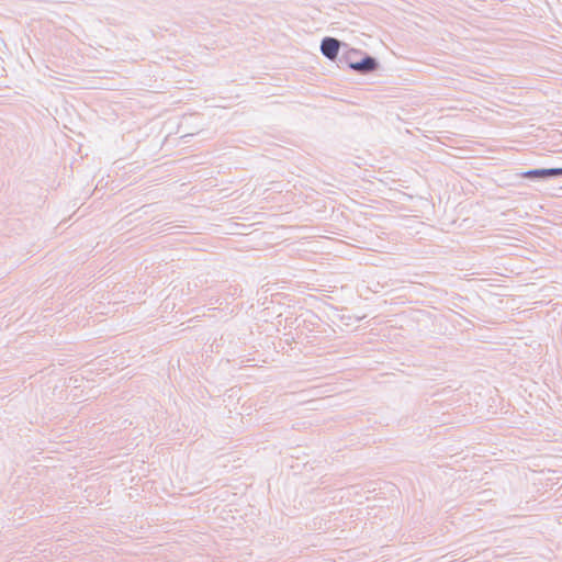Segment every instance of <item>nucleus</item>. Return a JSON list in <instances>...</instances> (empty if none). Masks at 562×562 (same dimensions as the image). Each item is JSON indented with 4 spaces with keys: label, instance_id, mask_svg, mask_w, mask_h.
Returning <instances> with one entry per match:
<instances>
[{
    "label": "nucleus",
    "instance_id": "2",
    "mask_svg": "<svg viewBox=\"0 0 562 562\" xmlns=\"http://www.w3.org/2000/svg\"><path fill=\"white\" fill-rule=\"evenodd\" d=\"M341 47H347V44L336 37L326 36L321 42V53L331 61L338 59Z\"/></svg>",
    "mask_w": 562,
    "mask_h": 562
},
{
    "label": "nucleus",
    "instance_id": "1",
    "mask_svg": "<svg viewBox=\"0 0 562 562\" xmlns=\"http://www.w3.org/2000/svg\"><path fill=\"white\" fill-rule=\"evenodd\" d=\"M519 176L532 182H547L562 178V167L528 169L522 171Z\"/></svg>",
    "mask_w": 562,
    "mask_h": 562
},
{
    "label": "nucleus",
    "instance_id": "4",
    "mask_svg": "<svg viewBox=\"0 0 562 562\" xmlns=\"http://www.w3.org/2000/svg\"><path fill=\"white\" fill-rule=\"evenodd\" d=\"M361 54L362 52L360 49H347L339 58V63L353 70V63L358 61Z\"/></svg>",
    "mask_w": 562,
    "mask_h": 562
},
{
    "label": "nucleus",
    "instance_id": "3",
    "mask_svg": "<svg viewBox=\"0 0 562 562\" xmlns=\"http://www.w3.org/2000/svg\"><path fill=\"white\" fill-rule=\"evenodd\" d=\"M353 65H355L353 70L361 75L373 74V72L378 71L380 68L379 60L375 57H373L367 53H363V52L360 55L358 61L353 63Z\"/></svg>",
    "mask_w": 562,
    "mask_h": 562
}]
</instances>
